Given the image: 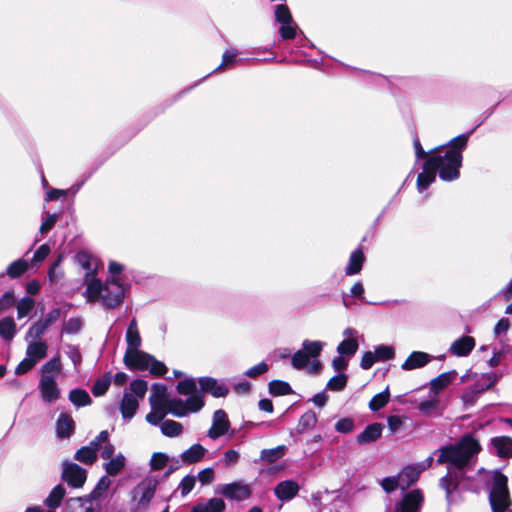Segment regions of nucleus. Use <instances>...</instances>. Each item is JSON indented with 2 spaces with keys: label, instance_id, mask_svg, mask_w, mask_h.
<instances>
[{
  "label": "nucleus",
  "instance_id": "c9c22d12",
  "mask_svg": "<svg viewBox=\"0 0 512 512\" xmlns=\"http://www.w3.org/2000/svg\"><path fill=\"white\" fill-rule=\"evenodd\" d=\"M66 491L62 485L55 486L47 498L44 500L45 506L50 509H56L61 505L63 498L65 497Z\"/></svg>",
  "mask_w": 512,
  "mask_h": 512
},
{
  "label": "nucleus",
  "instance_id": "9b49d317",
  "mask_svg": "<svg viewBox=\"0 0 512 512\" xmlns=\"http://www.w3.org/2000/svg\"><path fill=\"white\" fill-rule=\"evenodd\" d=\"M216 492L228 499L236 501H242L251 496L250 485L241 481L219 485Z\"/></svg>",
  "mask_w": 512,
  "mask_h": 512
},
{
  "label": "nucleus",
  "instance_id": "0e129e2a",
  "mask_svg": "<svg viewBox=\"0 0 512 512\" xmlns=\"http://www.w3.org/2000/svg\"><path fill=\"white\" fill-rule=\"evenodd\" d=\"M198 480L202 485H208L215 479L214 469L211 467L205 468L198 473Z\"/></svg>",
  "mask_w": 512,
  "mask_h": 512
},
{
  "label": "nucleus",
  "instance_id": "79ce46f5",
  "mask_svg": "<svg viewBox=\"0 0 512 512\" xmlns=\"http://www.w3.org/2000/svg\"><path fill=\"white\" fill-rule=\"evenodd\" d=\"M311 361V357L303 349L297 351L292 357V365L296 369L306 368L308 370Z\"/></svg>",
  "mask_w": 512,
  "mask_h": 512
},
{
  "label": "nucleus",
  "instance_id": "f257e3e1",
  "mask_svg": "<svg viewBox=\"0 0 512 512\" xmlns=\"http://www.w3.org/2000/svg\"><path fill=\"white\" fill-rule=\"evenodd\" d=\"M468 134H461L451 140V147L444 154L437 151L431 155L423 166V171L418 175L417 188L421 193L436 179V173L444 181H453L460 175L462 165V151L468 142Z\"/></svg>",
  "mask_w": 512,
  "mask_h": 512
},
{
  "label": "nucleus",
  "instance_id": "c756f323",
  "mask_svg": "<svg viewBox=\"0 0 512 512\" xmlns=\"http://www.w3.org/2000/svg\"><path fill=\"white\" fill-rule=\"evenodd\" d=\"M493 448L500 457H512V439L507 436L495 437L491 441Z\"/></svg>",
  "mask_w": 512,
  "mask_h": 512
},
{
  "label": "nucleus",
  "instance_id": "6e6d98bb",
  "mask_svg": "<svg viewBox=\"0 0 512 512\" xmlns=\"http://www.w3.org/2000/svg\"><path fill=\"white\" fill-rule=\"evenodd\" d=\"M440 486L446 491L447 500L451 502L452 493L457 488V482L447 475L441 479Z\"/></svg>",
  "mask_w": 512,
  "mask_h": 512
},
{
  "label": "nucleus",
  "instance_id": "e2e57ef3",
  "mask_svg": "<svg viewBox=\"0 0 512 512\" xmlns=\"http://www.w3.org/2000/svg\"><path fill=\"white\" fill-rule=\"evenodd\" d=\"M100 450V456L104 460H108L112 456H114L115 447L113 444L109 441V436L107 437V440L101 441V444L99 445Z\"/></svg>",
  "mask_w": 512,
  "mask_h": 512
},
{
  "label": "nucleus",
  "instance_id": "8fccbe9b",
  "mask_svg": "<svg viewBox=\"0 0 512 512\" xmlns=\"http://www.w3.org/2000/svg\"><path fill=\"white\" fill-rule=\"evenodd\" d=\"M48 327L42 322V320H39L35 322L28 330L26 334V339L28 338H34L41 340L40 338L44 335V333L47 331Z\"/></svg>",
  "mask_w": 512,
  "mask_h": 512
},
{
  "label": "nucleus",
  "instance_id": "f704fd0d",
  "mask_svg": "<svg viewBox=\"0 0 512 512\" xmlns=\"http://www.w3.org/2000/svg\"><path fill=\"white\" fill-rule=\"evenodd\" d=\"M364 260L363 252L360 249L355 250L350 256L349 263L345 268V273L347 275L358 274L362 269Z\"/></svg>",
  "mask_w": 512,
  "mask_h": 512
},
{
  "label": "nucleus",
  "instance_id": "b1692460",
  "mask_svg": "<svg viewBox=\"0 0 512 512\" xmlns=\"http://www.w3.org/2000/svg\"><path fill=\"white\" fill-rule=\"evenodd\" d=\"M48 345L43 340L32 341L27 345L26 356L37 364L47 355Z\"/></svg>",
  "mask_w": 512,
  "mask_h": 512
},
{
  "label": "nucleus",
  "instance_id": "a878e982",
  "mask_svg": "<svg viewBox=\"0 0 512 512\" xmlns=\"http://www.w3.org/2000/svg\"><path fill=\"white\" fill-rule=\"evenodd\" d=\"M207 449L201 444H193L187 450L183 451L180 455L181 460L185 464H194L200 462L205 454Z\"/></svg>",
  "mask_w": 512,
  "mask_h": 512
},
{
  "label": "nucleus",
  "instance_id": "6ab92c4d",
  "mask_svg": "<svg viewBox=\"0 0 512 512\" xmlns=\"http://www.w3.org/2000/svg\"><path fill=\"white\" fill-rule=\"evenodd\" d=\"M299 490L300 487L297 482L285 480L275 486L274 493L279 500L290 501L298 494Z\"/></svg>",
  "mask_w": 512,
  "mask_h": 512
},
{
  "label": "nucleus",
  "instance_id": "774afa93",
  "mask_svg": "<svg viewBox=\"0 0 512 512\" xmlns=\"http://www.w3.org/2000/svg\"><path fill=\"white\" fill-rule=\"evenodd\" d=\"M36 364L27 356L18 364L15 369L17 375H22L31 370Z\"/></svg>",
  "mask_w": 512,
  "mask_h": 512
},
{
  "label": "nucleus",
  "instance_id": "052dcab7",
  "mask_svg": "<svg viewBox=\"0 0 512 512\" xmlns=\"http://www.w3.org/2000/svg\"><path fill=\"white\" fill-rule=\"evenodd\" d=\"M240 459V453L235 449H228L223 454L222 462L226 467L234 466Z\"/></svg>",
  "mask_w": 512,
  "mask_h": 512
},
{
  "label": "nucleus",
  "instance_id": "6e6552de",
  "mask_svg": "<svg viewBox=\"0 0 512 512\" xmlns=\"http://www.w3.org/2000/svg\"><path fill=\"white\" fill-rule=\"evenodd\" d=\"M157 481L145 478L132 490V501L136 511H144L148 508L155 495Z\"/></svg>",
  "mask_w": 512,
  "mask_h": 512
},
{
  "label": "nucleus",
  "instance_id": "2eb2a0df",
  "mask_svg": "<svg viewBox=\"0 0 512 512\" xmlns=\"http://www.w3.org/2000/svg\"><path fill=\"white\" fill-rule=\"evenodd\" d=\"M57 379L52 378H40L38 388L41 394V398L46 403H53L60 398V389L57 384Z\"/></svg>",
  "mask_w": 512,
  "mask_h": 512
},
{
  "label": "nucleus",
  "instance_id": "a19ab883",
  "mask_svg": "<svg viewBox=\"0 0 512 512\" xmlns=\"http://www.w3.org/2000/svg\"><path fill=\"white\" fill-rule=\"evenodd\" d=\"M69 400L75 405V406H86L90 404L91 399L89 394L83 390V389H73L69 393Z\"/></svg>",
  "mask_w": 512,
  "mask_h": 512
},
{
  "label": "nucleus",
  "instance_id": "1a4fd4ad",
  "mask_svg": "<svg viewBox=\"0 0 512 512\" xmlns=\"http://www.w3.org/2000/svg\"><path fill=\"white\" fill-rule=\"evenodd\" d=\"M432 462L433 458L428 457L420 464L404 467L397 475L400 489L405 490L413 485L419 479L420 474L431 466Z\"/></svg>",
  "mask_w": 512,
  "mask_h": 512
},
{
  "label": "nucleus",
  "instance_id": "7c9ffc66",
  "mask_svg": "<svg viewBox=\"0 0 512 512\" xmlns=\"http://www.w3.org/2000/svg\"><path fill=\"white\" fill-rule=\"evenodd\" d=\"M62 370V364L59 356L53 357L51 360L46 362L41 367V377L40 378H52L57 379Z\"/></svg>",
  "mask_w": 512,
  "mask_h": 512
},
{
  "label": "nucleus",
  "instance_id": "bb28decb",
  "mask_svg": "<svg viewBox=\"0 0 512 512\" xmlns=\"http://www.w3.org/2000/svg\"><path fill=\"white\" fill-rule=\"evenodd\" d=\"M457 373L450 371L440 374L430 382V394L438 397L440 391L444 390L455 378Z\"/></svg>",
  "mask_w": 512,
  "mask_h": 512
},
{
  "label": "nucleus",
  "instance_id": "58836bf2",
  "mask_svg": "<svg viewBox=\"0 0 512 512\" xmlns=\"http://www.w3.org/2000/svg\"><path fill=\"white\" fill-rule=\"evenodd\" d=\"M160 429L161 432L168 437L179 436L183 431L182 425L174 420L163 421L160 425Z\"/></svg>",
  "mask_w": 512,
  "mask_h": 512
},
{
  "label": "nucleus",
  "instance_id": "393cba45",
  "mask_svg": "<svg viewBox=\"0 0 512 512\" xmlns=\"http://www.w3.org/2000/svg\"><path fill=\"white\" fill-rule=\"evenodd\" d=\"M383 430V425L380 423H373L368 425L363 432L357 435L356 441L358 444H368L380 438Z\"/></svg>",
  "mask_w": 512,
  "mask_h": 512
},
{
  "label": "nucleus",
  "instance_id": "f3484780",
  "mask_svg": "<svg viewBox=\"0 0 512 512\" xmlns=\"http://www.w3.org/2000/svg\"><path fill=\"white\" fill-rule=\"evenodd\" d=\"M343 335L345 339L340 342L337 352L342 356H352L358 349V332L353 328H347Z\"/></svg>",
  "mask_w": 512,
  "mask_h": 512
},
{
  "label": "nucleus",
  "instance_id": "c03bdc74",
  "mask_svg": "<svg viewBox=\"0 0 512 512\" xmlns=\"http://www.w3.org/2000/svg\"><path fill=\"white\" fill-rule=\"evenodd\" d=\"M168 461H169L168 455L161 453V452L153 453L151 456V459H150V463H149L150 469L152 471H160L166 467V465L168 464Z\"/></svg>",
  "mask_w": 512,
  "mask_h": 512
},
{
  "label": "nucleus",
  "instance_id": "e433bc0d",
  "mask_svg": "<svg viewBox=\"0 0 512 512\" xmlns=\"http://www.w3.org/2000/svg\"><path fill=\"white\" fill-rule=\"evenodd\" d=\"M17 329L13 318L5 317L0 320V336L5 341H12L16 335Z\"/></svg>",
  "mask_w": 512,
  "mask_h": 512
},
{
  "label": "nucleus",
  "instance_id": "603ef678",
  "mask_svg": "<svg viewBox=\"0 0 512 512\" xmlns=\"http://www.w3.org/2000/svg\"><path fill=\"white\" fill-rule=\"evenodd\" d=\"M347 384V376L345 374H338L332 377L327 383V388L333 391H341Z\"/></svg>",
  "mask_w": 512,
  "mask_h": 512
},
{
  "label": "nucleus",
  "instance_id": "2f4dec72",
  "mask_svg": "<svg viewBox=\"0 0 512 512\" xmlns=\"http://www.w3.org/2000/svg\"><path fill=\"white\" fill-rule=\"evenodd\" d=\"M126 465V457L122 453L112 456L104 463L103 467L107 474L111 476L118 475Z\"/></svg>",
  "mask_w": 512,
  "mask_h": 512
},
{
  "label": "nucleus",
  "instance_id": "680f3d73",
  "mask_svg": "<svg viewBox=\"0 0 512 512\" xmlns=\"http://www.w3.org/2000/svg\"><path fill=\"white\" fill-rule=\"evenodd\" d=\"M297 25L294 21L281 24L279 33L283 39H293L296 35Z\"/></svg>",
  "mask_w": 512,
  "mask_h": 512
},
{
  "label": "nucleus",
  "instance_id": "423d86ee",
  "mask_svg": "<svg viewBox=\"0 0 512 512\" xmlns=\"http://www.w3.org/2000/svg\"><path fill=\"white\" fill-rule=\"evenodd\" d=\"M147 390L148 384L144 380L137 379L130 383L129 389L124 391L120 403V411L124 419L133 418L139 408V400L145 397Z\"/></svg>",
  "mask_w": 512,
  "mask_h": 512
},
{
  "label": "nucleus",
  "instance_id": "473e14b6",
  "mask_svg": "<svg viewBox=\"0 0 512 512\" xmlns=\"http://www.w3.org/2000/svg\"><path fill=\"white\" fill-rule=\"evenodd\" d=\"M57 435L61 438L69 437L74 432V421L68 414H60L56 423Z\"/></svg>",
  "mask_w": 512,
  "mask_h": 512
},
{
  "label": "nucleus",
  "instance_id": "aec40b11",
  "mask_svg": "<svg viewBox=\"0 0 512 512\" xmlns=\"http://www.w3.org/2000/svg\"><path fill=\"white\" fill-rule=\"evenodd\" d=\"M75 260L79 266L86 271L85 281L87 279H96L94 275L98 270V260L85 251L77 253Z\"/></svg>",
  "mask_w": 512,
  "mask_h": 512
},
{
  "label": "nucleus",
  "instance_id": "49530a36",
  "mask_svg": "<svg viewBox=\"0 0 512 512\" xmlns=\"http://www.w3.org/2000/svg\"><path fill=\"white\" fill-rule=\"evenodd\" d=\"M291 387L284 381L274 380L269 383V392L274 396H282L291 393Z\"/></svg>",
  "mask_w": 512,
  "mask_h": 512
},
{
  "label": "nucleus",
  "instance_id": "a18cd8bd",
  "mask_svg": "<svg viewBox=\"0 0 512 512\" xmlns=\"http://www.w3.org/2000/svg\"><path fill=\"white\" fill-rule=\"evenodd\" d=\"M34 306L35 302L32 298L24 297L21 300H19L16 305L18 319L27 316L33 310Z\"/></svg>",
  "mask_w": 512,
  "mask_h": 512
},
{
  "label": "nucleus",
  "instance_id": "69168bd1",
  "mask_svg": "<svg viewBox=\"0 0 512 512\" xmlns=\"http://www.w3.org/2000/svg\"><path fill=\"white\" fill-rule=\"evenodd\" d=\"M354 428V422L351 418H342L335 424V429L340 433H349Z\"/></svg>",
  "mask_w": 512,
  "mask_h": 512
},
{
  "label": "nucleus",
  "instance_id": "72a5a7b5",
  "mask_svg": "<svg viewBox=\"0 0 512 512\" xmlns=\"http://www.w3.org/2000/svg\"><path fill=\"white\" fill-rule=\"evenodd\" d=\"M225 503L221 498H211L206 502L198 503L191 512H223Z\"/></svg>",
  "mask_w": 512,
  "mask_h": 512
},
{
  "label": "nucleus",
  "instance_id": "338daca9",
  "mask_svg": "<svg viewBox=\"0 0 512 512\" xmlns=\"http://www.w3.org/2000/svg\"><path fill=\"white\" fill-rule=\"evenodd\" d=\"M61 317V310L58 308L52 309L49 311L42 320V322L49 328L55 322H57Z\"/></svg>",
  "mask_w": 512,
  "mask_h": 512
},
{
  "label": "nucleus",
  "instance_id": "f8f14e48",
  "mask_svg": "<svg viewBox=\"0 0 512 512\" xmlns=\"http://www.w3.org/2000/svg\"><path fill=\"white\" fill-rule=\"evenodd\" d=\"M62 466V479L65 482L75 488H80L84 485L87 478V472L85 469L69 461H64Z\"/></svg>",
  "mask_w": 512,
  "mask_h": 512
},
{
  "label": "nucleus",
  "instance_id": "09e8293b",
  "mask_svg": "<svg viewBox=\"0 0 512 512\" xmlns=\"http://www.w3.org/2000/svg\"><path fill=\"white\" fill-rule=\"evenodd\" d=\"M177 391L179 394L182 395H191L190 397L196 395V381L193 378H187L185 380L180 381L177 385ZM198 395L201 397L200 394Z\"/></svg>",
  "mask_w": 512,
  "mask_h": 512
},
{
  "label": "nucleus",
  "instance_id": "864d4df0",
  "mask_svg": "<svg viewBox=\"0 0 512 512\" xmlns=\"http://www.w3.org/2000/svg\"><path fill=\"white\" fill-rule=\"evenodd\" d=\"M275 18L276 20L281 23L285 24L288 22L293 21L291 13L286 5H277L275 8Z\"/></svg>",
  "mask_w": 512,
  "mask_h": 512
},
{
  "label": "nucleus",
  "instance_id": "dca6fc26",
  "mask_svg": "<svg viewBox=\"0 0 512 512\" xmlns=\"http://www.w3.org/2000/svg\"><path fill=\"white\" fill-rule=\"evenodd\" d=\"M325 343L321 341L305 340L302 349L311 357L312 361L308 367V372L316 374L321 368V364L317 357L320 355Z\"/></svg>",
  "mask_w": 512,
  "mask_h": 512
},
{
  "label": "nucleus",
  "instance_id": "4468645a",
  "mask_svg": "<svg viewBox=\"0 0 512 512\" xmlns=\"http://www.w3.org/2000/svg\"><path fill=\"white\" fill-rule=\"evenodd\" d=\"M230 429V421L227 413L222 410H216L213 414L212 425L208 430L207 436L216 440L221 436H224Z\"/></svg>",
  "mask_w": 512,
  "mask_h": 512
},
{
  "label": "nucleus",
  "instance_id": "4c0bfd02",
  "mask_svg": "<svg viewBox=\"0 0 512 512\" xmlns=\"http://www.w3.org/2000/svg\"><path fill=\"white\" fill-rule=\"evenodd\" d=\"M287 451L285 445H280L272 449H263L260 453V459L266 463H274L281 459Z\"/></svg>",
  "mask_w": 512,
  "mask_h": 512
},
{
  "label": "nucleus",
  "instance_id": "bf43d9fd",
  "mask_svg": "<svg viewBox=\"0 0 512 512\" xmlns=\"http://www.w3.org/2000/svg\"><path fill=\"white\" fill-rule=\"evenodd\" d=\"M195 482H196V477L192 476V475H187L181 480L178 488H179L182 496H186L188 493H190L192 491V489L195 486Z\"/></svg>",
  "mask_w": 512,
  "mask_h": 512
},
{
  "label": "nucleus",
  "instance_id": "5fc2aeb1",
  "mask_svg": "<svg viewBox=\"0 0 512 512\" xmlns=\"http://www.w3.org/2000/svg\"><path fill=\"white\" fill-rule=\"evenodd\" d=\"M111 380L109 376H104L97 380L92 388V393L95 396H102L108 390Z\"/></svg>",
  "mask_w": 512,
  "mask_h": 512
},
{
  "label": "nucleus",
  "instance_id": "4d7b16f0",
  "mask_svg": "<svg viewBox=\"0 0 512 512\" xmlns=\"http://www.w3.org/2000/svg\"><path fill=\"white\" fill-rule=\"evenodd\" d=\"M375 355L377 361H384L392 359L395 355V351L391 346L381 345L375 349Z\"/></svg>",
  "mask_w": 512,
  "mask_h": 512
},
{
  "label": "nucleus",
  "instance_id": "cd10ccee",
  "mask_svg": "<svg viewBox=\"0 0 512 512\" xmlns=\"http://www.w3.org/2000/svg\"><path fill=\"white\" fill-rule=\"evenodd\" d=\"M126 342H127V350L132 351L137 350L141 346V337L138 330L137 321L133 319L126 331Z\"/></svg>",
  "mask_w": 512,
  "mask_h": 512
},
{
  "label": "nucleus",
  "instance_id": "0eeeda50",
  "mask_svg": "<svg viewBox=\"0 0 512 512\" xmlns=\"http://www.w3.org/2000/svg\"><path fill=\"white\" fill-rule=\"evenodd\" d=\"M124 363L130 369L149 370L156 376H161L167 371L164 363L157 361L154 357L139 349L126 351Z\"/></svg>",
  "mask_w": 512,
  "mask_h": 512
},
{
  "label": "nucleus",
  "instance_id": "412c9836",
  "mask_svg": "<svg viewBox=\"0 0 512 512\" xmlns=\"http://www.w3.org/2000/svg\"><path fill=\"white\" fill-rule=\"evenodd\" d=\"M431 361V356L425 352L414 351L412 352L405 362L401 365V368L405 371L419 369L424 367Z\"/></svg>",
  "mask_w": 512,
  "mask_h": 512
},
{
  "label": "nucleus",
  "instance_id": "c85d7f7f",
  "mask_svg": "<svg viewBox=\"0 0 512 512\" xmlns=\"http://www.w3.org/2000/svg\"><path fill=\"white\" fill-rule=\"evenodd\" d=\"M69 506L73 512H95V503L91 496L71 498Z\"/></svg>",
  "mask_w": 512,
  "mask_h": 512
},
{
  "label": "nucleus",
  "instance_id": "39448f33",
  "mask_svg": "<svg viewBox=\"0 0 512 512\" xmlns=\"http://www.w3.org/2000/svg\"><path fill=\"white\" fill-rule=\"evenodd\" d=\"M490 481L489 500L492 511L512 512L509 509L511 500L507 486V477L498 471H494L490 476Z\"/></svg>",
  "mask_w": 512,
  "mask_h": 512
},
{
  "label": "nucleus",
  "instance_id": "20e7f679",
  "mask_svg": "<svg viewBox=\"0 0 512 512\" xmlns=\"http://www.w3.org/2000/svg\"><path fill=\"white\" fill-rule=\"evenodd\" d=\"M479 451V442L472 436L466 435L458 444L442 448L438 462H448L454 467L462 468L467 465L470 459Z\"/></svg>",
  "mask_w": 512,
  "mask_h": 512
},
{
  "label": "nucleus",
  "instance_id": "f03ea898",
  "mask_svg": "<svg viewBox=\"0 0 512 512\" xmlns=\"http://www.w3.org/2000/svg\"><path fill=\"white\" fill-rule=\"evenodd\" d=\"M84 296L88 302H100L105 308L111 309L122 303L125 288L114 277L104 284L98 279H87Z\"/></svg>",
  "mask_w": 512,
  "mask_h": 512
},
{
  "label": "nucleus",
  "instance_id": "ddd939ff",
  "mask_svg": "<svg viewBox=\"0 0 512 512\" xmlns=\"http://www.w3.org/2000/svg\"><path fill=\"white\" fill-rule=\"evenodd\" d=\"M108 432L101 431L95 440L91 441L88 446H84L80 448L75 453V459L81 463L91 465L97 459V451L99 450V445L101 441L107 440Z\"/></svg>",
  "mask_w": 512,
  "mask_h": 512
},
{
  "label": "nucleus",
  "instance_id": "de8ad7c7",
  "mask_svg": "<svg viewBox=\"0 0 512 512\" xmlns=\"http://www.w3.org/2000/svg\"><path fill=\"white\" fill-rule=\"evenodd\" d=\"M28 269V263L25 260L18 259L12 262L7 268V274L11 278L21 276Z\"/></svg>",
  "mask_w": 512,
  "mask_h": 512
},
{
  "label": "nucleus",
  "instance_id": "5701e85b",
  "mask_svg": "<svg viewBox=\"0 0 512 512\" xmlns=\"http://www.w3.org/2000/svg\"><path fill=\"white\" fill-rule=\"evenodd\" d=\"M475 347V340L471 336H463L455 340L450 346V352L458 357L467 356Z\"/></svg>",
  "mask_w": 512,
  "mask_h": 512
},
{
  "label": "nucleus",
  "instance_id": "37998d69",
  "mask_svg": "<svg viewBox=\"0 0 512 512\" xmlns=\"http://www.w3.org/2000/svg\"><path fill=\"white\" fill-rule=\"evenodd\" d=\"M390 394L388 388L381 393L376 394L369 403V408L372 411H378L383 408L389 401Z\"/></svg>",
  "mask_w": 512,
  "mask_h": 512
},
{
  "label": "nucleus",
  "instance_id": "a211bd4d",
  "mask_svg": "<svg viewBox=\"0 0 512 512\" xmlns=\"http://www.w3.org/2000/svg\"><path fill=\"white\" fill-rule=\"evenodd\" d=\"M494 383V379L490 374H482L476 381L473 388L463 394V400L466 403H472L477 395L489 389Z\"/></svg>",
  "mask_w": 512,
  "mask_h": 512
},
{
  "label": "nucleus",
  "instance_id": "ea45409f",
  "mask_svg": "<svg viewBox=\"0 0 512 512\" xmlns=\"http://www.w3.org/2000/svg\"><path fill=\"white\" fill-rule=\"evenodd\" d=\"M168 412V407L151 406V411L146 415V420L152 425H158Z\"/></svg>",
  "mask_w": 512,
  "mask_h": 512
},
{
  "label": "nucleus",
  "instance_id": "13d9d810",
  "mask_svg": "<svg viewBox=\"0 0 512 512\" xmlns=\"http://www.w3.org/2000/svg\"><path fill=\"white\" fill-rule=\"evenodd\" d=\"M380 485L386 493H391L400 488L397 476L385 477L380 481Z\"/></svg>",
  "mask_w": 512,
  "mask_h": 512
},
{
  "label": "nucleus",
  "instance_id": "7ed1b4c3",
  "mask_svg": "<svg viewBox=\"0 0 512 512\" xmlns=\"http://www.w3.org/2000/svg\"><path fill=\"white\" fill-rule=\"evenodd\" d=\"M150 406L168 407L169 412L176 417H184L189 413H195L202 409L204 402L199 395H193L186 401L181 399H169L166 386L163 384H153L151 395L149 397Z\"/></svg>",
  "mask_w": 512,
  "mask_h": 512
},
{
  "label": "nucleus",
  "instance_id": "4be33fe9",
  "mask_svg": "<svg viewBox=\"0 0 512 512\" xmlns=\"http://www.w3.org/2000/svg\"><path fill=\"white\" fill-rule=\"evenodd\" d=\"M199 385L204 392H208L214 397H224L228 393V388L214 378L202 377L199 379Z\"/></svg>",
  "mask_w": 512,
  "mask_h": 512
},
{
  "label": "nucleus",
  "instance_id": "3c124183",
  "mask_svg": "<svg viewBox=\"0 0 512 512\" xmlns=\"http://www.w3.org/2000/svg\"><path fill=\"white\" fill-rule=\"evenodd\" d=\"M439 405V399L437 396H435L434 394H431L429 399L425 400V401H422L420 404H419V410L423 413V414H430L431 412H433L434 410L437 409Z\"/></svg>",
  "mask_w": 512,
  "mask_h": 512
},
{
  "label": "nucleus",
  "instance_id": "9d476101",
  "mask_svg": "<svg viewBox=\"0 0 512 512\" xmlns=\"http://www.w3.org/2000/svg\"><path fill=\"white\" fill-rule=\"evenodd\" d=\"M424 503L423 492L413 489L406 492L396 504L394 512H420Z\"/></svg>",
  "mask_w": 512,
  "mask_h": 512
}]
</instances>
